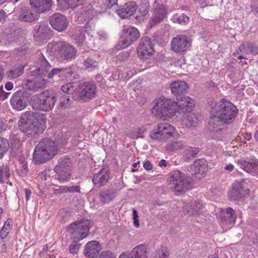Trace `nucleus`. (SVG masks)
Wrapping results in <instances>:
<instances>
[{
    "instance_id": "1",
    "label": "nucleus",
    "mask_w": 258,
    "mask_h": 258,
    "mask_svg": "<svg viewBox=\"0 0 258 258\" xmlns=\"http://www.w3.org/2000/svg\"><path fill=\"white\" fill-rule=\"evenodd\" d=\"M237 113L238 109L233 103L225 99L221 100L211 108L209 128L213 133L221 131L225 124L234 121Z\"/></svg>"
},
{
    "instance_id": "2",
    "label": "nucleus",
    "mask_w": 258,
    "mask_h": 258,
    "mask_svg": "<svg viewBox=\"0 0 258 258\" xmlns=\"http://www.w3.org/2000/svg\"><path fill=\"white\" fill-rule=\"evenodd\" d=\"M155 105L152 112L156 117L165 119L166 117L174 116L177 112L179 114L188 111L194 106L193 100L188 96H182L178 101L161 97L154 100Z\"/></svg>"
},
{
    "instance_id": "3",
    "label": "nucleus",
    "mask_w": 258,
    "mask_h": 258,
    "mask_svg": "<svg viewBox=\"0 0 258 258\" xmlns=\"http://www.w3.org/2000/svg\"><path fill=\"white\" fill-rule=\"evenodd\" d=\"M57 153V147L55 143L49 139H42L36 146L33 153V159L35 164L44 163Z\"/></svg>"
},
{
    "instance_id": "4",
    "label": "nucleus",
    "mask_w": 258,
    "mask_h": 258,
    "mask_svg": "<svg viewBox=\"0 0 258 258\" xmlns=\"http://www.w3.org/2000/svg\"><path fill=\"white\" fill-rule=\"evenodd\" d=\"M47 51L50 55L67 60L74 59L77 54L74 46L65 41H53L49 43L47 46Z\"/></svg>"
},
{
    "instance_id": "5",
    "label": "nucleus",
    "mask_w": 258,
    "mask_h": 258,
    "mask_svg": "<svg viewBox=\"0 0 258 258\" xmlns=\"http://www.w3.org/2000/svg\"><path fill=\"white\" fill-rule=\"evenodd\" d=\"M168 180L174 189L175 195H179L190 189L191 182L179 170H173L168 175Z\"/></svg>"
},
{
    "instance_id": "6",
    "label": "nucleus",
    "mask_w": 258,
    "mask_h": 258,
    "mask_svg": "<svg viewBox=\"0 0 258 258\" xmlns=\"http://www.w3.org/2000/svg\"><path fill=\"white\" fill-rule=\"evenodd\" d=\"M55 102V97L48 90L34 95L31 97V105L35 110L48 111L53 108Z\"/></svg>"
},
{
    "instance_id": "7",
    "label": "nucleus",
    "mask_w": 258,
    "mask_h": 258,
    "mask_svg": "<svg viewBox=\"0 0 258 258\" xmlns=\"http://www.w3.org/2000/svg\"><path fill=\"white\" fill-rule=\"evenodd\" d=\"M91 221L82 219L69 225L68 230L72 234V239L75 242H79L86 237L91 227Z\"/></svg>"
},
{
    "instance_id": "8",
    "label": "nucleus",
    "mask_w": 258,
    "mask_h": 258,
    "mask_svg": "<svg viewBox=\"0 0 258 258\" xmlns=\"http://www.w3.org/2000/svg\"><path fill=\"white\" fill-rule=\"evenodd\" d=\"M72 163L69 158L64 156L58 160V163L54 168L56 172L55 179L63 183L70 180L72 173Z\"/></svg>"
},
{
    "instance_id": "9",
    "label": "nucleus",
    "mask_w": 258,
    "mask_h": 258,
    "mask_svg": "<svg viewBox=\"0 0 258 258\" xmlns=\"http://www.w3.org/2000/svg\"><path fill=\"white\" fill-rule=\"evenodd\" d=\"M140 37V33L135 27L123 29L120 38V48H125L136 41Z\"/></svg>"
},
{
    "instance_id": "10",
    "label": "nucleus",
    "mask_w": 258,
    "mask_h": 258,
    "mask_svg": "<svg viewBox=\"0 0 258 258\" xmlns=\"http://www.w3.org/2000/svg\"><path fill=\"white\" fill-rule=\"evenodd\" d=\"M190 46V39L187 36L183 34H179L173 37L170 43L171 50L175 52H184Z\"/></svg>"
},
{
    "instance_id": "11",
    "label": "nucleus",
    "mask_w": 258,
    "mask_h": 258,
    "mask_svg": "<svg viewBox=\"0 0 258 258\" xmlns=\"http://www.w3.org/2000/svg\"><path fill=\"white\" fill-rule=\"evenodd\" d=\"M11 104L13 109L18 111H21L28 105V93L24 90L16 92L12 95Z\"/></svg>"
},
{
    "instance_id": "12",
    "label": "nucleus",
    "mask_w": 258,
    "mask_h": 258,
    "mask_svg": "<svg viewBox=\"0 0 258 258\" xmlns=\"http://www.w3.org/2000/svg\"><path fill=\"white\" fill-rule=\"evenodd\" d=\"M79 92V97L82 100H90L95 97L97 93V87L92 82H84L80 83Z\"/></svg>"
},
{
    "instance_id": "13",
    "label": "nucleus",
    "mask_w": 258,
    "mask_h": 258,
    "mask_svg": "<svg viewBox=\"0 0 258 258\" xmlns=\"http://www.w3.org/2000/svg\"><path fill=\"white\" fill-rule=\"evenodd\" d=\"M138 54L142 59H147L154 51L152 41L148 37H143L137 48Z\"/></svg>"
},
{
    "instance_id": "14",
    "label": "nucleus",
    "mask_w": 258,
    "mask_h": 258,
    "mask_svg": "<svg viewBox=\"0 0 258 258\" xmlns=\"http://www.w3.org/2000/svg\"><path fill=\"white\" fill-rule=\"evenodd\" d=\"M49 21L52 27L58 32L64 31L69 24L67 18L58 13H55L50 16Z\"/></svg>"
},
{
    "instance_id": "15",
    "label": "nucleus",
    "mask_w": 258,
    "mask_h": 258,
    "mask_svg": "<svg viewBox=\"0 0 258 258\" xmlns=\"http://www.w3.org/2000/svg\"><path fill=\"white\" fill-rule=\"evenodd\" d=\"M30 111H26L21 116V118L19 121L20 130L28 134H37L38 130L32 125L30 117Z\"/></svg>"
},
{
    "instance_id": "16",
    "label": "nucleus",
    "mask_w": 258,
    "mask_h": 258,
    "mask_svg": "<svg viewBox=\"0 0 258 258\" xmlns=\"http://www.w3.org/2000/svg\"><path fill=\"white\" fill-rule=\"evenodd\" d=\"M248 193V189H244L243 184L241 182L235 181L228 195L230 201H237L244 198Z\"/></svg>"
},
{
    "instance_id": "17",
    "label": "nucleus",
    "mask_w": 258,
    "mask_h": 258,
    "mask_svg": "<svg viewBox=\"0 0 258 258\" xmlns=\"http://www.w3.org/2000/svg\"><path fill=\"white\" fill-rule=\"evenodd\" d=\"M204 209L203 203L198 201L187 203L183 207L184 213L192 216H197L201 214Z\"/></svg>"
},
{
    "instance_id": "18",
    "label": "nucleus",
    "mask_w": 258,
    "mask_h": 258,
    "mask_svg": "<svg viewBox=\"0 0 258 258\" xmlns=\"http://www.w3.org/2000/svg\"><path fill=\"white\" fill-rule=\"evenodd\" d=\"M136 3L130 1L116 10L117 15L121 18H127L134 14L137 10Z\"/></svg>"
},
{
    "instance_id": "19",
    "label": "nucleus",
    "mask_w": 258,
    "mask_h": 258,
    "mask_svg": "<svg viewBox=\"0 0 258 258\" xmlns=\"http://www.w3.org/2000/svg\"><path fill=\"white\" fill-rule=\"evenodd\" d=\"M109 169L108 167H104L97 173H95L92 181L95 185L102 186L106 184L109 178Z\"/></svg>"
},
{
    "instance_id": "20",
    "label": "nucleus",
    "mask_w": 258,
    "mask_h": 258,
    "mask_svg": "<svg viewBox=\"0 0 258 258\" xmlns=\"http://www.w3.org/2000/svg\"><path fill=\"white\" fill-rule=\"evenodd\" d=\"M167 15V11L163 5H160L155 8L150 18L149 23L150 27H153L161 22Z\"/></svg>"
},
{
    "instance_id": "21",
    "label": "nucleus",
    "mask_w": 258,
    "mask_h": 258,
    "mask_svg": "<svg viewBox=\"0 0 258 258\" xmlns=\"http://www.w3.org/2000/svg\"><path fill=\"white\" fill-rule=\"evenodd\" d=\"M29 116L32 125L38 130V133L43 131L46 123L44 114L40 112L30 111Z\"/></svg>"
},
{
    "instance_id": "22",
    "label": "nucleus",
    "mask_w": 258,
    "mask_h": 258,
    "mask_svg": "<svg viewBox=\"0 0 258 258\" xmlns=\"http://www.w3.org/2000/svg\"><path fill=\"white\" fill-rule=\"evenodd\" d=\"M237 164L241 169L251 174L255 175L258 174L257 159H251L249 161L239 160H238Z\"/></svg>"
},
{
    "instance_id": "23",
    "label": "nucleus",
    "mask_w": 258,
    "mask_h": 258,
    "mask_svg": "<svg viewBox=\"0 0 258 258\" xmlns=\"http://www.w3.org/2000/svg\"><path fill=\"white\" fill-rule=\"evenodd\" d=\"M219 219L223 225L231 226L236 221L235 212L232 208L229 207L221 212Z\"/></svg>"
},
{
    "instance_id": "24",
    "label": "nucleus",
    "mask_w": 258,
    "mask_h": 258,
    "mask_svg": "<svg viewBox=\"0 0 258 258\" xmlns=\"http://www.w3.org/2000/svg\"><path fill=\"white\" fill-rule=\"evenodd\" d=\"M187 84L185 82L180 80L173 82L170 85L171 92L177 101L180 100V96L187 91Z\"/></svg>"
},
{
    "instance_id": "25",
    "label": "nucleus",
    "mask_w": 258,
    "mask_h": 258,
    "mask_svg": "<svg viewBox=\"0 0 258 258\" xmlns=\"http://www.w3.org/2000/svg\"><path fill=\"white\" fill-rule=\"evenodd\" d=\"M46 85V81L41 77L28 79L26 83L28 90L38 91L39 89H43Z\"/></svg>"
},
{
    "instance_id": "26",
    "label": "nucleus",
    "mask_w": 258,
    "mask_h": 258,
    "mask_svg": "<svg viewBox=\"0 0 258 258\" xmlns=\"http://www.w3.org/2000/svg\"><path fill=\"white\" fill-rule=\"evenodd\" d=\"M100 250L99 243L97 241H91L86 244L84 254L89 258H95L98 256Z\"/></svg>"
},
{
    "instance_id": "27",
    "label": "nucleus",
    "mask_w": 258,
    "mask_h": 258,
    "mask_svg": "<svg viewBox=\"0 0 258 258\" xmlns=\"http://www.w3.org/2000/svg\"><path fill=\"white\" fill-rule=\"evenodd\" d=\"M30 4L37 13L48 11L51 6V0H30Z\"/></svg>"
},
{
    "instance_id": "28",
    "label": "nucleus",
    "mask_w": 258,
    "mask_h": 258,
    "mask_svg": "<svg viewBox=\"0 0 258 258\" xmlns=\"http://www.w3.org/2000/svg\"><path fill=\"white\" fill-rule=\"evenodd\" d=\"M116 191L111 188H104L99 194L100 202L102 204L108 203L116 197Z\"/></svg>"
},
{
    "instance_id": "29",
    "label": "nucleus",
    "mask_w": 258,
    "mask_h": 258,
    "mask_svg": "<svg viewBox=\"0 0 258 258\" xmlns=\"http://www.w3.org/2000/svg\"><path fill=\"white\" fill-rule=\"evenodd\" d=\"M36 15L28 8L24 7L21 9L18 20L20 21L30 23L36 19Z\"/></svg>"
},
{
    "instance_id": "30",
    "label": "nucleus",
    "mask_w": 258,
    "mask_h": 258,
    "mask_svg": "<svg viewBox=\"0 0 258 258\" xmlns=\"http://www.w3.org/2000/svg\"><path fill=\"white\" fill-rule=\"evenodd\" d=\"M158 128L164 141L170 138L175 128L173 126L167 122H162L158 124Z\"/></svg>"
},
{
    "instance_id": "31",
    "label": "nucleus",
    "mask_w": 258,
    "mask_h": 258,
    "mask_svg": "<svg viewBox=\"0 0 258 258\" xmlns=\"http://www.w3.org/2000/svg\"><path fill=\"white\" fill-rule=\"evenodd\" d=\"M50 29L46 22H41L35 26L34 36L36 37H46L50 33Z\"/></svg>"
},
{
    "instance_id": "32",
    "label": "nucleus",
    "mask_w": 258,
    "mask_h": 258,
    "mask_svg": "<svg viewBox=\"0 0 258 258\" xmlns=\"http://www.w3.org/2000/svg\"><path fill=\"white\" fill-rule=\"evenodd\" d=\"M51 68V66L48 62L44 57L41 56L40 58V66L36 70L31 72V76H34L37 74L38 75H45Z\"/></svg>"
},
{
    "instance_id": "33",
    "label": "nucleus",
    "mask_w": 258,
    "mask_h": 258,
    "mask_svg": "<svg viewBox=\"0 0 258 258\" xmlns=\"http://www.w3.org/2000/svg\"><path fill=\"white\" fill-rule=\"evenodd\" d=\"M147 246L145 244H140L127 253L132 258H147Z\"/></svg>"
},
{
    "instance_id": "34",
    "label": "nucleus",
    "mask_w": 258,
    "mask_h": 258,
    "mask_svg": "<svg viewBox=\"0 0 258 258\" xmlns=\"http://www.w3.org/2000/svg\"><path fill=\"white\" fill-rule=\"evenodd\" d=\"M206 161L204 159H198L190 166L189 171L192 174H203L206 171Z\"/></svg>"
},
{
    "instance_id": "35",
    "label": "nucleus",
    "mask_w": 258,
    "mask_h": 258,
    "mask_svg": "<svg viewBox=\"0 0 258 258\" xmlns=\"http://www.w3.org/2000/svg\"><path fill=\"white\" fill-rule=\"evenodd\" d=\"M191 110V108L184 113L183 122L187 127L196 126L200 121L197 115L190 112Z\"/></svg>"
},
{
    "instance_id": "36",
    "label": "nucleus",
    "mask_w": 258,
    "mask_h": 258,
    "mask_svg": "<svg viewBox=\"0 0 258 258\" xmlns=\"http://www.w3.org/2000/svg\"><path fill=\"white\" fill-rule=\"evenodd\" d=\"M24 66L20 65L7 71V77L10 79H15L21 76L24 73Z\"/></svg>"
},
{
    "instance_id": "37",
    "label": "nucleus",
    "mask_w": 258,
    "mask_h": 258,
    "mask_svg": "<svg viewBox=\"0 0 258 258\" xmlns=\"http://www.w3.org/2000/svg\"><path fill=\"white\" fill-rule=\"evenodd\" d=\"M240 50L242 53L253 54L254 55L258 54V46L251 43L243 44L240 47Z\"/></svg>"
},
{
    "instance_id": "38",
    "label": "nucleus",
    "mask_w": 258,
    "mask_h": 258,
    "mask_svg": "<svg viewBox=\"0 0 258 258\" xmlns=\"http://www.w3.org/2000/svg\"><path fill=\"white\" fill-rule=\"evenodd\" d=\"M185 146V142L183 141H175L167 145L166 148L169 151H174L182 149Z\"/></svg>"
},
{
    "instance_id": "39",
    "label": "nucleus",
    "mask_w": 258,
    "mask_h": 258,
    "mask_svg": "<svg viewBox=\"0 0 258 258\" xmlns=\"http://www.w3.org/2000/svg\"><path fill=\"white\" fill-rule=\"evenodd\" d=\"M97 62L92 58L88 57L83 62V65L85 68L89 71H92L95 69L97 66Z\"/></svg>"
},
{
    "instance_id": "40",
    "label": "nucleus",
    "mask_w": 258,
    "mask_h": 258,
    "mask_svg": "<svg viewBox=\"0 0 258 258\" xmlns=\"http://www.w3.org/2000/svg\"><path fill=\"white\" fill-rule=\"evenodd\" d=\"M66 70L64 68H54L51 70V71L48 74L47 77L48 78L51 79L54 76H58L61 77L62 75H66Z\"/></svg>"
},
{
    "instance_id": "41",
    "label": "nucleus",
    "mask_w": 258,
    "mask_h": 258,
    "mask_svg": "<svg viewBox=\"0 0 258 258\" xmlns=\"http://www.w3.org/2000/svg\"><path fill=\"white\" fill-rule=\"evenodd\" d=\"M10 176V170L8 167L0 165V182H4V179H8Z\"/></svg>"
},
{
    "instance_id": "42",
    "label": "nucleus",
    "mask_w": 258,
    "mask_h": 258,
    "mask_svg": "<svg viewBox=\"0 0 258 258\" xmlns=\"http://www.w3.org/2000/svg\"><path fill=\"white\" fill-rule=\"evenodd\" d=\"M169 252L167 251L166 248L162 247L158 249L155 252L154 258H168Z\"/></svg>"
},
{
    "instance_id": "43",
    "label": "nucleus",
    "mask_w": 258,
    "mask_h": 258,
    "mask_svg": "<svg viewBox=\"0 0 258 258\" xmlns=\"http://www.w3.org/2000/svg\"><path fill=\"white\" fill-rule=\"evenodd\" d=\"M9 142L6 139L0 138V158L6 153L8 149Z\"/></svg>"
},
{
    "instance_id": "44",
    "label": "nucleus",
    "mask_w": 258,
    "mask_h": 258,
    "mask_svg": "<svg viewBox=\"0 0 258 258\" xmlns=\"http://www.w3.org/2000/svg\"><path fill=\"white\" fill-rule=\"evenodd\" d=\"M76 87L74 83H69L61 86L62 91L67 94H72L76 90Z\"/></svg>"
},
{
    "instance_id": "45",
    "label": "nucleus",
    "mask_w": 258,
    "mask_h": 258,
    "mask_svg": "<svg viewBox=\"0 0 258 258\" xmlns=\"http://www.w3.org/2000/svg\"><path fill=\"white\" fill-rule=\"evenodd\" d=\"M71 105V100L69 97L67 96H61L59 99V106L61 108H66Z\"/></svg>"
},
{
    "instance_id": "46",
    "label": "nucleus",
    "mask_w": 258,
    "mask_h": 258,
    "mask_svg": "<svg viewBox=\"0 0 258 258\" xmlns=\"http://www.w3.org/2000/svg\"><path fill=\"white\" fill-rule=\"evenodd\" d=\"M149 8L150 6L148 2L146 1L142 2L140 9V14L143 17H146L148 15Z\"/></svg>"
},
{
    "instance_id": "47",
    "label": "nucleus",
    "mask_w": 258,
    "mask_h": 258,
    "mask_svg": "<svg viewBox=\"0 0 258 258\" xmlns=\"http://www.w3.org/2000/svg\"><path fill=\"white\" fill-rule=\"evenodd\" d=\"M150 137L151 139L155 140H158L160 141H164L163 139H162L163 137L161 135L158 127H157V130H154L151 132L150 134Z\"/></svg>"
},
{
    "instance_id": "48",
    "label": "nucleus",
    "mask_w": 258,
    "mask_h": 258,
    "mask_svg": "<svg viewBox=\"0 0 258 258\" xmlns=\"http://www.w3.org/2000/svg\"><path fill=\"white\" fill-rule=\"evenodd\" d=\"M189 21V18L186 15L183 14L177 18L176 22L180 25H185Z\"/></svg>"
},
{
    "instance_id": "49",
    "label": "nucleus",
    "mask_w": 258,
    "mask_h": 258,
    "mask_svg": "<svg viewBox=\"0 0 258 258\" xmlns=\"http://www.w3.org/2000/svg\"><path fill=\"white\" fill-rule=\"evenodd\" d=\"M85 0H64L69 6L71 8H76L77 6L82 5L84 4Z\"/></svg>"
},
{
    "instance_id": "50",
    "label": "nucleus",
    "mask_w": 258,
    "mask_h": 258,
    "mask_svg": "<svg viewBox=\"0 0 258 258\" xmlns=\"http://www.w3.org/2000/svg\"><path fill=\"white\" fill-rule=\"evenodd\" d=\"M199 152V149L198 148H192L189 147L185 150V154L187 156L190 157H195Z\"/></svg>"
},
{
    "instance_id": "51",
    "label": "nucleus",
    "mask_w": 258,
    "mask_h": 258,
    "mask_svg": "<svg viewBox=\"0 0 258 258\" xmlns=\"http://www.w3.org/2000/svg\"><path fill=\"white\" fill-rule=\"evenodd\" d=\"M78 242H75L73 240L72 243L70 244L69 249L70 252L73 254L77 253L80 248V244H78Z\"/></svg>"
},
{
    "instance_id": "52",
    "label": "nucleus",
    "mask_w": 258,
    "mask_h": 258,
    "mask_svg": "<svg viewBox=\"0 0 258 258\" xmlns=\"http://www.w3.org/2000/svg\"><path fill=\"white\" fill-rule=\"evenodd\" d=\"M75 43L78 46H81L84 40V35L82 34H79L78 35H75Z\"/></svg>"
},
{
    "instance_id": "53",
    "label": "nucleus",
    "mask_w": 258,
    "mask_h": 258,
    "mask_svg": "<svg viewBox=\"0 0 258 258\" xmlns=\"http://www.w3.org/2000/svg\"><path fill=\"white\" fill-rule=\"evenodd\" d=\"M146 131V128H145L144 127H141L138 129L137 131V135H132V137L133 138H136L138 139V138H144V133Z\"/></svg>"
},
{
    "instance_id": "54",
    "label": "nucleus",
    "mask_w": 258,
    "mask_h": 258,
    "mask_svg": "<svg viewBox=\"0 0 258 258\" xmlns=\"http://www.w3.org/2000/svg\"><path fill=\"white\" fill-rule=\"evenodd\" d=\"M68 186H61L58 188L54 189V194L56 195H60L68 193Z\"/></svg>"
},
{
    "instance_id": "55",
    "label": "nucleus",
    "mask_w": 258,
    "mask_h": 258,
    "mask_svg": "<svg viewBox=\"0 0 258 258\" xmlns=\"http://www.w3.org/2000/svg\"><path fill=\"white\" fill-rule=\"evenodd\" d=\"M68 193L81 192V187L79 185L68 186Z\"/></svg>"
},
{
    "instance_id": "56",
    "label": "nucleus",
    "mask_w": 258,
    "mask_h": 258,
    "mask_svg": "<svg viewBox=\"0 0 258 258\" xmlns=\"http://www.w3.org/2000/svg\"><path fill=\"white\" fill-rule=\"evenodd\" d=\"M133 216L134 220V224L135 227H139L140 226L139 221L138 219V212L135 209L133 210Z\"/></svg>"
},
{
    "instance_id": "57",
    "label": "nucleus",
    "mask_w": 258,
    "mask_h": 258,
    "mask_svg": "<svg viewBox=\"0 0 258 258\" xmlns=\"http://www.w3.org/2000/svg\"><path fill=\"white\" fill-rule=\"evenodd\" d=\"M99 258H115L112 252L109 251H103L99 256Z\"/></svg>"
},
{
    "instance_id": "58",
    "label": "nucleus",
    "mask_w": 258,
    "mask_h": 258,
    "mask_svg": "<svg viewBox=\"0 0 258 258\" xmlns=\"http://www.w3.org/2000/svg\"><path fill=\"white\" fill-rule=\"evenodd\" d=\"M9 228H6V227H3L0 232V238L1 240H3L5 238L9 233Z\"/></svg>"
},
{
    "instance_id": "59",
    "label": "nucleus",
    "mask_w": 258,
    "mask_h": 258,
    "mask_svg": "<svg viewBox=\"0 0 258 258\" xmlns=\"http://www.w3.org/2000/svg\"><path fill=\"white\" fill-rule=\"evenodd\" d=\"M251 11L254 13H258V0H254L251 3Z\"/></svg>"
},
{
    "instance_id": "60",
    "label": "nucleus",
    "mask_w": 258,
    "mask_h": 258,
    "mask_svg": "<svg viewBox=\"0 0 258 258\" xmlns=\"http://www.w3.org/2000/svg\"><path fill=\"white\" fill-rule=\"evenodd\" d=\"M10 94V93L5 92L4 91L3 86L0 87V100H4L7 99Z\"/></svg>"
},
{
    "instance_id": "61",
    "label": "nucleus",
    "mask_w": 258,
    "mask_h": 258,
    "mask_svg": "<svg viewBox=\"0 0 258 258\" xmlns=\"http://www.w3.org/2000/svg\"><path fill=\"white\" fill-rule=\"evenodd\" d=\"M143 166L144 168L146 170H150L152 169L153 166L150 161H146L144 165Z\"/></svg>"
},
{
    "instance_id": "62",
    "label": "nucleus",
    "mask_w": 258,
    "mask_h": 258,
    "mask_svg": "<svg viewBox=\"0 0 258 258\" xmlns=\"http://www.w3.org/2000/svg\"><path fill=\"white\" fill-rule=\"evenodd\" d=\"M98 34L99 39L100 40H102V41L105 40L106 39H107V38L108 37L106 33H105L103 32H100L99 33H98Z\"/></svg>"
},
{
    "instance_id": "63",
    "label": "nucleus",
    "mask_w": 258,
    "mask_h": 258,
    "mask_svg": "<svg viewBox=\"0 0 258 258\" xmlns=\"http://www.w3.org/2000/svg\"><path fill=\"white\" fill-rule=\"evenodd\" d=\"M7 249L6 244L4 242L3 240L0 241V252H3Z\"/></svg>"
},
{
    "instance_id": "64",
    "label": "nucleus",
    "mask_w": 258,
    "mask_h": 258,
    "mask_svg": "<svg viewBox=\"0 0 258 258\" xmlns=\"http://www.w3.org/2000/svg\"><path fill=\"white\" fill-rule=\"evenodd\" d=\"M22 165V173L26 174L28 172V167L27 164V163L21 164Z\"/></svg>"
}]
</instances>
